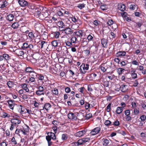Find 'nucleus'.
I'll list each match as a JSON object with an SVG mask.
<instances>
[{
  "mask_svg": "<svg viewBox=\"0 0 146 146\" xmlns=\"http://www.w3.org/2000/svg\"><path fill=\"white\" fill-rule=\"evenodd\" d=\"M122 108L121 107H118L117 108L116 112L118 114H120L123 111Z\"/></svg>",
  "mask_w": 146,
  "mask_h": 146,
  "instance_id": "nucleus-41",
  "label": "nucleus"
},
{
  "mask_svg": "<svg viewBox=\"0 0 146 146\" xmlns=\"http://www.w3.org/2000/svg\"><path fill=\"white\" fill-rule=\"evenodd\" d=\"M94 36V35L92 33H91L89 35H88L87 39L88 40V42L93 41Z\"/></svg>",
  "mask_w": 146,
  "mask_h": 146,
  "instance_id": "nucleus-27",
  "label": "nucleus"
},
{
  "mask_svg": "<svg viewBox=\"0 0 146 146\" xmlns=\"http://www.w3.org/2000/svg\"><path fill=\"white\" fill-rule=\"evenodd\" d=\"M18 3L20 5L23 7H25L28 5V2L25 0H19Z\"/></svg>",
  "mask_w": 146,
  "mask_h": 146,
  "instance_id": "nucleus-19",
  "label": "nucleus"
},
{
  "mask_svg": "<svg viewBox=\"0 0 146 146\" xmlns=\"http://www.w3.org/2000/svg\"><path fill=\"white\" fill-rule=\"evenodd\" d=\"M9 41V40L8 39H7L4 41H1L0 42V43L2 45L5 46L7 45L8 43V42Z\"/></svg>",
  "mask_w": 146,
  "mask_h": 146,
  "instance_id": "nucleus-47",
  "label": "nucleus"
},
{
  "mask_svg": "<svg viewBox=\"0 0 146 146\" xmlns=\"http://www.w3.org/2000/svg\"><path fill=\"white\" fill-rule=\"evenodd\" d=\"M63 31L67 35H71L73 33L74 30L69 27H67L66 26L64 29L62 31Z\"/></svg>",
  "mask_w": 146,
  "mask_h": 146,
  "instance_id": "nucleus-7",
  "label": "nucleus"
},
{
  "mask_svg": "<svg viewBox=\"0 0 146 146\" xmlns=\"http://www.w3.org/2000/svg\"><path fill=\"white\" fill-rule=\"evenodd\" d=\"M102 84L104 87H108L109 85V82L106 79L102 78L101 79Z\"/></svg>",
  "mask_w": 146,
  "mask_h": 146,
  "instance_id": "nucleus-22",
  "label": "nucleus"
},
{
  "mask_svg": "<svg viewBox=\"0 0 146 146\" xmlns=\"http://www.w3.org/2000/svg\"><path fill=\"white\" fill-rule=\"evenodd\" d=\"M20 31L22 33H25V32L27 29V27L25 26H21L19 27Z\"/></svg>",
  "mask_w": 146,
  "mask_h": 146,
  "instance_id": "nucleus-39",
  "label": "nucleus"
},
{
  "mask_svg": "<svg viewBox=\"0 0 146 146\" xmlns=\"http://www.w3.org/2000/svg\"><path fill=\"white\" fill-rule=\"evenodd\" d=\"M100 130V128L99 127H96L91 131L90 134L92 135H96L99 133Z\"/></svg>",
  "mask_w": 146,
  "mask_h": 146,
  "instance_id": "nucleus-13",
  "label": "nucleus"
},
{
  "mask_svg": "<svg viewBox=\"0 0 146 146\" xmlns=\"http://www.w3.org/2000/svg\"><path fill=\"white\" fill-rule=\"evenodd\" d=\"M27 85L25 83L22 84L20 85V86L23 89L25 90L26 92H28L29 91V90L27 87Z\"/></svg>",
  "mask_w": 146,
  "mask_h": 146,
  "instance_id": "nucleus-24",
  "label": "nucleus"
},
{
  "mask_svg": "<svg viewBox=\"0 0 146 146\" xmlns=\"http://www.w3.org/2000/svg\"><path fill=\"white\" fill-rule=\"evenodd\" d=\"M86 132V130L84 129L76 133L75 134V135L77 137H81L84 135Z\"/></svg>",
  "mask_w": 146,
  "mask_h": 146,
  "instance_id": "nucleus-18",
  "label": "nucleus"
},
{
  "mask_svg": "<svg viewBox=\"0 0 146 146\" xmlns=\"http://www.w3.org/2000/svg\"><path fill=\"white\" fill-rule=\"evenodd\" d=\"M133 109V112L135 115H137L139 113V111L138 110V108H136Z\"/></svg>",
  "mask_w": 146,
  "mask_h": 146,
  "instance_id": "nucleus-61",
  "label": "nucleus"
},
{
  "mask_svg": "<svg viewBox=\"0 0 146 146\" xmlns=\"http://www.w3.org/2000/svg\"><path fill=\"white\" fill-rule=\"evenodd\" d=\"M48 13L47 12H43L41 13V14H40V18L43 19V18H46L48 16Z\"/></svg>",
  "mask_w": 146,
  "mask_h": 146,
  "instance_id": "nucleus-29",
  "label": "nucleus"
},
{
  "mask_svg": "<svg viewBox=\"0 0 146 146\" xmlns=\"http://www.w3.org/2000/svg\"><path fill=\"white\" fill-rule=\"evenodd\" d=\"M37 77L38 80H40L42 81L44 80V76L42 74L38 73Z\"/></svg>",
  "mask_w": 146,
  "mask_h": 146,
  "instance_id": "nucleus-44",
  "label": "nucleus"
},
{
  "mask_svg": "<svg viewBox=\"0 0 146 146\" xmlns=\"http://www.w3.org/2000/svg\"><path fill=\"white\" fill-rule=\"evenodd\" d=\"M75 35L77 38L78 37H82L84 35V31L82 30H78L74 32Z\"/></svg>",
  "mask_w": 146,
  "mask_h": 146,
  "instance_id": "nucleus-12",
  "label": "nucleus"
},
{
  "mask_svg": "<svg viewBox=\"0 0 146 146\" xmlns=\"http://www.w3.org/2000/svg\"><path fill=\"white\" fill-rule=\"evenodd\" d=\"M35 45L33 46L31 44H30L28 42H25L23 43L22 46L21 47V48L23 50L27 49L29 50L34 51V47Z\"/></svg>",
  "mask_w": 146,
  "mask_h": 146,
  "instance_id": "nucleus-3",
  "label": "nucleus"
},
{
  "mask_svg": "<svg viewBox=\"0 0 146 146\" xmlns=\"http://www.w3.org/2000/svg\"><path fill=\"white\" fill-rule=\"evenodd\" d=\"M10 121L11 123L13 124L18 127L19 126V124H20L21 122V121L19 119H11Z\"/></svg>",
  "mask_w": 146,
  "mask_h": 146,
  "instance_id": "nucleus-21",
  "label": "nucleus"
},
{
  "mask_svg": "<svg viewBox=\"0 0 146 146\" xmlns=\"http://www.w3.org/2000/svg\"><path fill=\"white\" fill-rule=\"evenodd\" d=\"M124 69L121 68H119L117 69V71L119 75V76L121 75L124 72Z\"/></svg>",
  "mask_w": 146,
  "mask_h": 146,
  "instance_id": "nucleus-37",
  "label": "nucleus"
},
{
  "mask_svg": "<svg viewBox=\"0 0 146 146\" xmlns=\"http://www.w3.org/2000/svg\"><path fill=\"white\" fill-rule=\"evenodd\" d=\"M56 23L57 26L59 27V31H62L66 26L64 23L62 21H59Z\"/></svg>",
  "mask_w": 146,
  "mask_h": 146,
  "instance_id": "nucleus-10",
  "label": "nucleus"
},
{
  "mask_svg": "<svg viewBox=\"0 0 146 146\" xmlns=\"http://www.w3.org/2000/svg\"><path fill=\"white\" fill-rule=\"evenodd\" d=\"M23 66L25 67L24 70H25V71L26 73H30L34 70L33 68L29 66L27 67L26 64H23Z\"/></svg>",
  "mask_w": 146,
  "mask_h": 146,
  "instance_id": "nucleus-15",
  "label": "nucleus"
},
{
  "mask_svg": "<svg viewBox=\"0 0 146 146\" xmlns=\"http://www.w3.org/2000/svg\"><path fill=\"white\" fill-rule=\"evenodd\" d=\"M120 90L123 92H125L128 89V87L127 85L124 84H122L120 86Z\"/></svg>",
  "mask_w": 146,
  "mask_h": 146,
  "instance_id": "nucleus-17",
  "label": "nucleus"
},
{
  "mask_svg": "<svg viewBox=\"0 0 146 146\" xmlns=\"http://www.w3.org/2000/svg\"><path fill=\"white\" fill-rule=\"evenodd\" d=\"M11 143L13 145H15L17 144V146H21V144L20 143H17L18 140L17 138H15L14 137H13L11 140Z\"/></svg>",
  "mask_w": 146,
  "mask_h": 146,
  "instance_id": "nucleus-16",
  "label": "nucleus"
},
{
  "mask_svg": "<svg viewBox=\"0 0 146 146\" xmlns=\"http://www.w3.org/2000/svg\"><path fill=\"white\" fill-rule=\"evenodd\" d=\"M11 59V56L5 53L0 55V62H3L4 64L5 63H8V61Z\"/></svg>",
  "mask_w": 146,
  "mask_h": 146,
  "instance_id": "nucleus-5",
  "label": "nucleus"
},
{
  "mask_svg": "<svg viewBox=\"0 0 146 146\" xmlns=\"http://www.w3.org/2000/svg\"><path fill=\"white\" fill-rule=\"evenodd\" d=\"M124 112L125 116H127L128 115L130 116V112L129 110L128 109L124 111Z\"/></svg>",
  "mask_w": 146,
  "mask_h": 146,
  "instance_id": "nucleus-58",
  "label": "nucleus"
},
{
  "mask_svg": "<svg viewBox=\"0 0 146 146\" xmlns=\"http://www.w3.org/2000/svg\"><path fill=\"white\" fill-rule=\"evenodd\" d=\"M38 73H36L34 70L32 72H31L30 73H29V76H30L32 77H34L35 78H36L37 77V75Z\"/></svg>",
  "mask_w": 146,
  "mask_h": 146,
  "instance_id": "nucleus-31",
  "label": "nucleus"
},
{
  "mask_svg": "<svg viewBox=\"0 0 146 146\" xmlns=\"http://www.w3.org/2000/svg\"><path fill=\"white\" fill-rule=\"evenodd\" d=\"M46 139L47 141L48 146H51L52 144V142L51 140H54L56 139V137L54 133L49 132L47 133V135L46 136Z\"/></svg>",
  "mask_w": 146,
  "mask_h": 146,
  "instance_id": "nucleus-1",
  "label": "nucleus"
},
{
  "mask_svg": "<svg viewBox=\"0 0 146 146\" xmlns=\"http://www.w3.org/2000/svg\"><path fill=\"white\" fill-rule=\"evenodd\" d=\"M118 9L121 11H123L126 9V6L124 4H120L118 5Z\"/></svg>",
  "mask_w": 146,
  "mask_h": 146,
  "instance_id": "nucleus-32",
  "label": "nucleus"
},
{
  "mask_svg": "<svg viewBox=\"0 0 146 146\" xmlns=\"http://www.w3.org/2000/svg\"><path fill=\"white\" fill-rule=\"evenodd\" d=\"M92 116V115L91 113L86 114L85 116V119H89L91 118Z\"/></svg>",
  "mask_w": 146,
  "mask_h": 146,
  "instance_id": "nucleus-55",
  "label": "nucleus"
},
{
  "mask_svg": "<svg viewBox=\"0 0 146 146\" xmlns=\"http://www.w3.org/2000/svg\"><path fill=\"white\" fill-rule=\"evenodd\" d=\"M21 26L20 22H15L13 23L11 25V27L14 29H17L20 27Z\"/></svg>",
  "mask_w": 146,
  "mask_h": 146,
  "instance_id": "nucleus-20",
  "label": "nucleus"
},
{
  "mask_svg": "<svg viewBox=\"0 0 146 146\" xmlns=\"http://www.w3.org/2000/svg\"><path fill=\"white\" fill-rule=\"evenodd\" d=\"M1 117L4 118L8 117L9 118L10 117L11 114H7V113L4 111L2 112L1 113Z\"/></svg>",
  "mask_w": 146,
  "mask_h": 146,
  "instance_id": "nucleus-35",
  "label": "nucleus"
},
{
  "mask_svg": "<svg viewBox=\"0 0 146 146\" xmlns=\"http://www.w3.org/2000/svg\"><path fill=\"white\" fill-rule=\"evenodd\" d=\"M68 117L69 119L72 120H76L77 118V117L75 113L71 112H70L68 114Z\"/></svg>",
  "mask_w": 146,
  "mask_h": 146,
  "instance_id": "nucleus-11",
  "label": "nucleus"
},
{
  "mask_svg": "<svg viewBox=\"0 0 146 146\" xmlns=\"http://www.w3.org/2000/svg\"><path fill=\"white\" fill-rule=\"evenodd\" d=\"M100 67L102 71L105 72L106 71V70L109 68L107 66H105V64H102Z\"/></svg>",
  "mask_w": 146,
  "mask_h": 146,
  "instance_id": "nucleus-28",
  "label": "nucleus"
},
{
  "mask_svg": "<svg viewBox=\"0 0 146 146\" xmlns=\"http://www.w3.org/2000/svg\"><path fill=\"white\" fill-rule=\"evenodd\" d=\"M9 28H7L4 30L3 32L5 35L7 36V35L10 34V31H9Z\"/></svg>",
  "mask_w": 146,
  "mask_h": 146,
  "instance_id": "nucleus-46",
  "label": "nucleus"
},
{
  "mask_svg": "<svg viewBox=\"0 0 146 146\" xmlns=\"http://www.w3.org/2000/svg\"><path fill=\"white\" fill-rule=\"evenodd\" d=\"M29 81H27V80H26L25 82H28V83L31 84L32 83H35L36 82V78L34 77H32L30 76H29Z\"/></svg>",
  "mask_w": 146,
  "mask_h": 146,
  "instance_id": "nucleus-25",
  "label": "nucleus"
},
{
  "mask_svg": "<svg viewBox=\"0 0 146 146\" xmlns=\"http://www.w3.org/2000/svg\"><path fill=\"white\" fill-rule=\"evenodd\" d=\"M128 61L125 60H122L120 63V64L121 66L123 67L125 66H126L127 64Z\"/></svg>",
  "mask_w": 146,
  "mask_h": 146,
  "instance_id": "nucleus-49",
  "label": "nucleus"
},
{
  "mask_svg": "<svg viewBox=\"0 0 146 146\" xmlns=\"http://www.w3.org/2000/svg\"><path fill=\"white\" fill-rule=\"evenodd\" d=\"M72 21L76 24H79L81 23L80 21L78 19H76L75 17H73L71 18Z\"/></svg>",
  "mask_w": 146,
  "mask_h": 146,
  "instance_id": "nucleus-34",
  "label": "nucleus"
},
{
  "mask_svg": "<svg viewBox=\"0 0 146 146\" xmlns=\"http://www.w3.org/2000/svg\"><path fill=\"white\" fill-rule=\"evenodd\" d=\"M15 52L18 56H22L23 57V55L26 54V52H24L21 49H19L15 50Z\"/></svg>",
  "mask_w": 146,
  "mask_h": 146,
  "instance_id": "nucleus-14",
  "label": "nucleus"
},
{
  "mask_svg": "<svg viewBox=\"0 0 146 146\" xmlns=\"http://www.w3.org/2000/svg\"><path fill=\"white\" fill-rule=\"evenodd\" d=\"M37 90L35 92L36 94L38 96L43 95L45 93L44 87L42 86H38L36 87Z\"/></svg>",
  "mask_w": 146,
  "mask_h": 146,
  "instance_id": "nucleus-6",
  "label": "nucleus"
},
{
  "mask_svg": "<svg viewBox=\"0 0 146 146\" xmlns=\"http://www.w3.org/2000/svg\"><path fill=\"white\" fill-rule=\"evenodd\" d=\"M57 14L60 17L64 16L62 11V8H61L59 10L57 11Z\"/></svg>",
  "mask_w": 146,
  "mask_h": 146,
  "instance_id": "nucleus-42",
  "label": "nucleus"
},
{
  "mask_svg": "<svg viewBox=\"0 0 146 146\" xmlns=\"http://www.w3.org/2000/svg\"><path fill=\"white\" fill-rule=\"evenodd\" d=\"M89 65L88 64L82 63L80 66L78 72L82 74H84L86 72V70L89 69Z\"/></svg>",
  "mask_w": 146,
  "mask_h": 146,
  "instance_id": "nucleus-4",
  "label": "nucleus"
},
{
  "mask_svg": "<svg viewBox=\"0 0 146 146\" xmlns=\"http://www.w3.org/2000/svg\"><path fill=\"white\" fill-rule=\"evenodd\" d=\"M101 42L102 46L104 48H106L108 46V40L107 39L103 38L101 39Z\"/></svg>",
  "mask_w": 146,
  "mask_h": 146,
  "instance_id": "nucleus-23",
  "label": "nucleus"
},
{
  "mask_svg": "<svg viewBox=\"0 0 146 146\" xmlns=\"http://www.w3.org/2000/svg\"><path fill=\"white\" fill-rule=\"evenodd\" d=\"M138 70L141 71V73L143 74H146V69H144V67L142 65L139 66L138 68Z\"/></svg>",
  "mask_w": 146,
  "mask_h": 146,
  "instance_id": "nucleus-26",
  "label": "nucleus"
},
{
  "mask_svg": "<svg viewBox=\"0 0 146 146\" xmlns=\"http://www.w3.org/2000/svg\"><path fill=\"white\" fill-rule=\"evenodd\" d=\"M7 85L8 87L10 88H12L14 86V84L13 81H9L7 83Z\"/></svg>",
  "mask_w": 146,
  "mask_h": 146,
  "instance_id": "nucleus-45",
  "label": "nucleus"
},
{
  "mask_svg": "<svg viewBox=\"0 0 146 146\" xmlns=\"http://www.w3.org/2000/svg\"><path fill=\"white\" fill-rule=\"evenodd\" d=\"M54 141V142H52V145L55 146H58L59 143V141L56 138V139L54 140H53Z\"/></svg>",
  "mask_w": 146,
  "mask_h": 146,
  "instance_id": "nucleus-54",
  "label": "nucleus"
},
{
  "mask_svg": "<svg viewBox=\"0 0 146 146\" xmlns=\"http://www.w3.org/2000/svg\"><path fill=\"white\" fill-rule=\"evenodd\" d=\"M77 40L75 36H72L70 38V41L72 44L76 43Z\"/></svg>",
  "mask_w": 146,
  "mask_h": 146,
  "instance_id": "nucleus-48",
  "label": "nucleus"
},
{
  "mask_svg": "<svg viewBox=\"0 0 146 146\" xmlns=\"http://www.w3.org/2000/svg\"><path fill=\"white\" fill-rule=\"evenodd\" d=\"M125 120L127 121H129L131 120V117L130 116H125L124 117Z\"/></svg>",
  "mask_w": 146,
  "mask_h": 146,
  "instance_id": "nucleus-62",
  "label": "nucleus"
},
{
  "mask_svg": "<svg viewBox=\"0 0 146 146\" xmlns=\"http://www.w3.org/2000/svg\"><path fill=\"white\" fill-rule=\"evenodd\" d=\"M14 16L13 14H9L7 17V19L9 21H12L13 19Z\"/></svg>",
  "mask_w": 146,
  "mask_h": 146,
  "instance_id": "nucleus-36",
  "label": "nucleus"
},
{
  "mask_svg": "<svg viewBox=\"0 0 146 146\" xmlns=\"http://www.w3.org/2000/svg\"><path fill=\"white\" fill-rule=\"evenodd\" d=\"M141 121H144L146 119V116L145 115H142L140 118Z\"/></svg>",
  "mask_w": 146,
  "mask_h": 146,
  "instance_id": "nucleus-64",
  "label": "nucleus"
},
{
  "mask_svg": "<svg viewBox=\"0 0 146 146\" xmlns=\"http://www.w3.org/2000/svg\"><path fill=\"white\" fill-rule=\"evenodd\" d=\"M85 4L84 3L80 4L77 6V7L81 9L85 7Z\"/></svg>",
  "mask_w": 146,
  "mask_h": 146,
  "instance_id": "nucleus-57",
  "label": "nucleus"
},
{
  "mask_svg": "<svg viewBox=\"0 0 146 146\" xmlns=\"http://www.w3.org/2000/svg\"><path fill=\"white\" fill-rule=\"evenodd\" d=\"M102 141L103 145L104 146H107L109 143V140L107 139L103 138Z\"/></svg>",
  "mask_w": 146,
  "mask_h": 146,
  "instance_id": "nucleus-40",
  "label": "nucleus"
},
{
  "mask_svg": "<svg viewBox=\"0 0 146 146\" xmlns=\"http://www.w3.org/2000/svg\"><path fill=\"white\" fill-rule=\"evenodd\" d=\"M7 3V2L6 1H3V2L2 4L0 5V8H3L5 7H6L7 6V5H6V4Z\"/></svg>",
  "mask_w": 146,
  "mask_h": 146,
  "instance_id": "nucleus-59",
  "label": "nucleus"
},
{
  "mask_svg": "<svg viewBox=\"0 0 146 146\" xmlns=\"http://www.w3.org/2000/svg\"><path fill=\"white\" fill-rule=\"evenodd\" d=\"M68 138V135L66 134H63L61 135V139L63 141L66 140Z\"/></svg>",
  "mask_w": 146,
  "mask_h": 146,
  "instance_id": "nucleus-43",
  "label": "nucleus"
},
{
  "mask_svg": "<svg viewBox=\"0 0 146 146\" xmlns=\"http://www.w3.org/2000/svg\"><path fill=\"white\" fill-rule=\"evenodd\" d=\"M28 36L30 39L31 40H34L35 42H36L37 40L40 38L39 33L37 32L33 33V32H29Z\"/></svg>",
  "mask_w": 146,
  "mask_h": 146,
  "instance_id": "nucleus-2",
  "label": "nucleus"
},
{
  "mask_svg": "<svg viewBox=\"0 0 146 146\" xmlns=\"http://www.w3.org/2000/svg\"><path fill=\"white\" fill-rule=\"evenodd\" d=\"M111 106V103H110L107 106L106 109L107 112H110V111Z\"/></svg>",
  "mask_w": 146,
  "mask_h": 146,
  "instance_id": "nucleus-56",
  "label": "nucleus"
},
{
  "mask_svg": "<svg viewBox=\"0 0 146 146\" xmlns=\"http://www.w3.org/2000/svg\"><path fill=\"white\" fill-rule=\"evenodd\" d=\"M58 43L57 41L56 40H53L51 42V44L54 47L57 46Z\"/></svg>",
  "mask_w": 146,
  "mask_h": 146,
  "instance_id": "nucleus-60",
  "label": "nucleus"
},
{
  "mask_svg": "<svg viewBox=\"0 0 146 146\" xmlns=\"http://www.w3.org/2000/svg\"><path fill=\"white\" fill-rule=\"evenodd\" d=\"M17 127H18L17 125L11 123L10 127V130L11 131H13L15 128H17Z\"/></svg>",
  "mask_w": 146,
  "mask_h": 146,
  "instance_id": "nucleus-53",
  "label": "nucleus"
},
{
  "mask_svg": "<svg viewBox=\"0 0 146 146\" xmlns=\"http://www.w3.org/2000/svg\"><path fill=\"white\" fill-rule=\"evenodd\" d=\"M85 107L86 110H88L90 107V104L88 102H86L85 104Z\"/></svg>",
  "mask_w": 146,
  "mask_h": 146,
  "instance_id": "nucleus-63",
  "label": "nucleus"
},
{
  "mask_svg": "<svg viewBox=\"0 0 146 146\" xmlns=\"http://www.w3.org/2000/svg\"><path fill=\"white\" fill-rule=\"evenodd\" d=\"M21 128V131L25 135H26L27 133L29 131V127L27 125H25Z\"/></svg>",
  "mask_w": 146,
  "mask_h": 146,
  "instance_id": "nucleus-8",
  "label": "nucleus"
},
{
  "mask_svg": "<svg viewBox=\"0 0 146 146\" xmlns=\"http://www.w3.org/2000/svg\"><path fill=\"white\" fill-rule=\"evenodd\" d=\"M127 52V51H125L123 50L119 51L116 53L115 56L117 57L124 58L125 57L124 55H125V54H126Z\"/></svg>",
  "mask_w": 146,
  "mask_h": 146,
  "instance_id": "nucleus-9",
  "label": "nucleus"
},
{
  "mask_svg": "<svg viewBox=\"0 0 146 146\" xmlns=\"http://www.w3.org/2000/svg\"><path fill=\"white\" fill-rule=\"evenodd\" d=\"M52 92L53 95H58V89L56 88H54L53 90H52Z\"/></svg>",
  "mask_w": 146,
  "mask_h": 146,
  "instance_id": "nucleus-52",
  "label": "nucleus"
},
{
  "mask_svg": "<svg viewBox=\"0 0 146 146\" xmlns=\"http://www.w3.org/2000/svg\"><path fill=\"white\" fill-rule=\"evenodd\" d=\"M10 117H13V118L11 119H19V116L16 115H13L12 113H11Z\"/></svg>",
  "mask_w": 146,
  "mask_h": 146,
  "instance_id": "nucleus-50",
  "label": "nucleus"
},
{
  "mask_svg": "<svg viewBox=\"0 0 146 146\" xmlns=\"http://www.w3.org/2000/svg\"><path fill=\"white\" fill-rule=\"evenodd\" d=\"M130 74L133 79H135L137 78V75L135 73V71L134 70H132L130 72Z\"/></svg>",
  "mask_w": 146,
  "mask_h": 146,
  "instance_id": "nucleus-33",
  "label": "nucleus"
},
{
  "mask_svg": "<svg viewBox=\"0 0 146 146\" xmlns=\"http://www.w3.org/2000/svg\"><path fill=\"white\" fill-rule=\"evenodd\" d=\"M62 11L64 16L65 17H68V14L70 13L69 11L67 9H64L62 8Z\"/></svg>",
  "mask_w": 146,
  "mask_h": 146,
  "instance_id": "nucleus-30",
  "label": "nucleus"
},
{
  "mask_svg": "<svg viewBox=\"0 0 146 146\" xmlns=\"http://www.w3.org/2000/svg\"><path fill=\"white\" fill-rule=\"evenodd\" d=\"M51 107V105L49 103H46L44 104L43 108L46 110H49Z\"/></svg>",
  "mask_w": 146,
  "mask_h": 146,
  "instance_id": "nucleus-38",
  "label": "nucleus"
},
{
  "mask_svg": "<svg viewBox=\"0 0 146 146\" xmlns=\"http://www.w3.org/2000/svg\"><path fill=\"white\" fill-rule=\"evenodd\" d=\"M111 122L109 120H106L104 122L105 125H106L107 127H109L110 126L112 125L111 124Z\"/></svg>",
  "mask_w": 146,
  "mask_h": 146,
  "instance_id": "nucleus-51",
  "label": "nucleus"
}]
</instances>
